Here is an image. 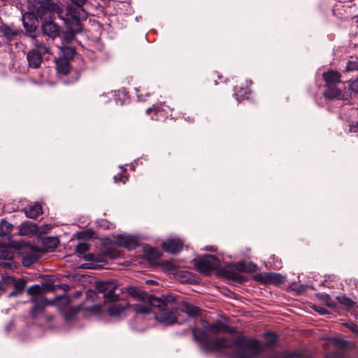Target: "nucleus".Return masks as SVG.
Returning <instances> with one entry per match:
<instances>
[{
  "instance_id": "nucleus-1",
  "label": "nucleus",
  "mask_w": 358,
  "mask_h": 358,
  "mask_svg": "<svg viewBox=\"0 0 358 358\" xmlns=\"http://www.w3.org/2000/svg\"><path fill=\"white\" fill-rule=\"evenodd\" d=\"M176 298L173 295H163L162 297L149 296L148 303L140 301L133 305V309L137 314H147L153 312L155 318L166 326L174 324H182L189 317L199 315V308L193 304L183 301L180 308L173 303Z\"/></svg>"
},
{
  "instance_id": "nucleus-2",
  "label": "nucleus",
  "mask_w": 358,
  "mask_h": 358,
  "mask_svg": "<svg viewBox=\"0 0 358 358\" xmlns=\"http://www.w3.org/2000/svg\"><path fill=\"white\" fill-rule=\"evenodd\" d=\"M29 8L36 17L43 19L44 21L52 19L55 13L60 14L62 12V8L57 3L42 0H34Z\"/></svg>"
},
{
  "instance_id": "nucleus-3",
  "label": "nucleus",
  "mask_w": 358,
  "mask_h": 358,
  "mask_svg": "<svg viewBox=\"0 0 358 358\" xmlns=\"http://www.w3.org/2000/svg\"><path fill=\"white\" fill-rule=\"evenodd\" d=\"M249 266H252V268H249L248 264L244 262H238L237 264H230L225 269L227 276L229 279L234 280L238 283H243L246 280V278L238 273V271L253 272L257 268L256 264L253 263H250Z\"/></svg>"
},
{
  "instance_id": "nucleus-4",
  "label": "nucleus",
  "mask_w": 358,
  "mask_h": 358,
  "mask_svg": "<svg viewBox=\"0 0 358 358\" xmlns=\"http://www.w3.org/2000/svg\"><path fill=\"white\" fill-rule=\"evenodd\" d=\"M19 248L20 244L18 242L13 241L9 237L7 238V242L3 243V245H0V259L4 260L0 263V266L3 268H12L13 262L12 259L14 257L13 252L9 249Z\"/></svg>"
},
{
  "instance_id": "nucleus-5",
  "label": "nucleus",
  "mask_w": 358,
  "mask_h": 358,
  "mask_svg": "<svg viewBox=\"0 0 358 358\" xmlns=\"http://www.w3.org/2000/svg\"><path fill=\"white\" fill-rule=\"evenodd\" d=\"M99 293L102 294L107 301H116L119 294L115 293L117 286L113 281H103L97 283L96 287Z\"/></svg>"
},
{
  "instance_id": "nucleus-6",
  "label": "nucleus",
  "mask_w": 358,
  "mask_h": 358,
  "mask_svg": "<svg viewBox=\"0 0 358 358\" xmlns=\"http://www.w3.org/2000/svg\"><path fill=\"white\" fill-rule=\"evenodd\" d=\"M220 262L218 259L210 255H204L196 263L198 271L206 275H210L213 271L218 268Z\"/></svg>"
},
{
  "instance_id": "nucleus-7",
  "label": "nucleus",
  "mask_w": 358,
  "mask_h": 358,
  "mask_svg": "<svg viewBox=\"0 0 358 358\" xmlns=\"http://www.w3.org/2000/svg\"><path fill=\"white\" fill-rule=\"evenodd\" d=\"M2 280L6 285H13L14 287V289L9 294V296H15L21 294L27 283V281L23 278L16 280L8 275H2Z\"/></svg>"
},
{
  "instance_id": "nucleus-8",
  "label": "nucleus",
  "mask_w": 358,
  "mask_h": 358,
  "mask_svg": "<svg viewBox=\"0 0 358 358\" xmlns=\"http://www.w3.org/2000/svg\"><path fill=\"white\" fill-rule=\"evenodd\" d=\"M31 302L34 303V306L31 309L30 313L31 317L33 319H35L38 315L42 313L46 306L52 304V301H49L43 296H34Z\"/></svg>"
},
{
  "instance_id": "nucleus-9",
  "label": "nucleus",
  "mask_w": 358,
  "mask_h": 358,
  "mask_svg": "<svg viewBox=\"0 0 358 358\" xmlns=\"http://www.w3.org/2000/svg\"><path fill=\"white\" fill-rule=\"evenodd\" d=\"M255 279L262 284L280 285L285 282V277L275 273H259L255 275Z\"/></svg>"
},
{
  "instance_id": "nucleus-10",
  "label": "nucleus",
  "mask_w": 358,
  "mask_h": 358,
  "mask_svg": "<svg viewBox=\"0 0 358 358\" xmlns=\"http://www.w3.org/2000/svg\"><path fill=\"white\" fill-rule=\"evenodd\" d=\"M41 29L43 34L52 39H55L60 35L59 27L53 22L51 19L43 21Z\"/></svg>"
},
{
  "instance_id": "nucleus-11",
  "label": "nucleus",
  "mask_w": 358,
  "mask_h": 358,
  "mask_svg": "<svg viewBox=\"0 0 358 358\" xmlns=\"http://www.w3.org/2000/svg\"><path fill=\"white\" fill-rule=\"evenodd\" d=\"M184 245L183 242L178 238H171L162 243L163 249L169 253L176 254L181 251Z\"/></svg>"
},
{
  "instance_id": "nucleus-12",
  "label": "nucleus",
  "mask_w": 358,
  "mask_h": 358,
  "mask_svg": "<svg viewBox=\"0 0 358 358\" xmlns=\"http://www.w3.org/2000/svg\"><path fill=\"white\" fill-rule=\"evenodd\" d=\"M43 55L38 52L37 50H29L27 53L28 65L32 69H38L42 63Z\"/></svg>"
},
{
  "instance_id": "nucleus-13",
  "label": "nucleus",
  "mask_w": 358,
  "mask_h": 358,
  "mask_svg": "<svg viewBox=\"0 0 358 358\" xmlns=\"http://www.w3.org/2000/svg\"><path fill=\"white\" fill-rule=\"evenodd\" d=\"M323 94L327 99L342 100L345 99V93L343 91L335 86L328 87Z\"/></svg>"
},
{
  "instance_id": "nucleus-14",
  "label": "nucleus",
  "mask_w": 358,
  "mask_h": 358,
  "mask_svg": "<svg viewBox=\"0 0 358 358\" xmlns=\"http://www.w3.org/2000/svg\"><path fill=\"white\" fill-rule=\"evenodd\" d=\"M32 43L35 47L32 50H37L38 52H40L43 55L50 54L51 50L48 43L45 42L41 36L33 38Z\"/></svg>"
},
{
  "instance_id": "nucleus-15",
  "label": "nucleus",
  "mask_w": 358,
  "mask_h": 358,
  "mask_svg": "<svg viewBox=\"0 0 358 358\" xmlns=\"http://www.w3.org/2000/svg\"><path fill=\"white\" fill-rule=\"evenodd\" d=\"M128 303L126 301H120L110 306L108 308V313L110 316L120 315L127 308Z\"/></svg>"
},
{
  "instance_id": "nucleus-16",
  "label": "nucleus",
  "mask_w": 358,
  "mask_h": 358,
  "mask_svg": "<svg viewBox=\"0 0 358 358\" xmlns=\"http://www.w3.org/2000/svg\"><path fill=\"white\" fill-rule=\"evenodd\" d=\"M0 33L8 41H12L20 34V30L14 27L2 24L0 26Z\"/></svg>"
},
{
  "instance_id": "nucleus-17",
  "label": "nucleus",
  "mask_w": 358,
  "mask_h": 358,
  "mask_svg": "<svg viewBox=\"0 0 358 358\" xmlns=\"http://www.w3.org/2000/svg\"><path fill=\"white\" fill-rule=\"evenodd\" d=\"M80 18H66L65 23L69 31L74 33H80L82 25L80 21Z\"/></svg>"
},
{
  "instance_id": "nucleus-18",
  "label": "nucleus",
  "mask_w": 358,
  "mask_h": 358,
  "mask_svg": "<svg viewBox=\"0 0 358 358\" xmlns=\"http://www.w3.org/2000/svg\"><path fill=\"white\" fill-rule=\"evenodd\" d=\"M42 213V207L38 203L31 205L24 210L25 215L30 219H36Z\"/></svg>"
},
{
  "instance_id": "nucleus-19",
  "label": "nucleus",
  "mask_w": 358,
  "mask_h": 358,
  "mask_svg": "<svg viewBox=\"0 0 358 358\" xmlns=\"http://www.w3.org/2000/svg\"><path fill=\"white\" fill-rule=\"evenodd\" d=\"M117 243L120 245L129 250L134 249L138 245L136 239L129 236H120Z\"/></svg>"
},
{
  "instance_id": "nucleus-20",
  "label": "nucleus",
  "mask_w": 358,
  "mask_h": 358,
  "mask_svg": "<svg viewBox=\"0 0 358 358\" xmlns=\"http://www.w3.org/2000/svg\"><path fill=\"white\" fill-rule=\"evenodd\" d=\"M323 79L328 84H336L341 82V74L334 71L325 72L322 75Z\"/></svg>"
},
{
  "instance_id": "nucleus-21",
  "label": "nucleus",
  "mask_w": 358,
  "mask_h": 358,
  "mask_svg": "<svg viewBox=\"0 0 358 358\" xmlns=\"http://www.w3.org/2000/svg\"><path fill=\"white\" fill-rule=\"evenodd\" d=\"M57 70L59 73L67 75L70 70L69 62L65 58H59L56 60Z\"/></svg>"
},
{
  "instance_id": "nucleus-22",
  "label": "nucleus",
  "mask_w": 358,
  "mask_h": 358,
  "mask_svg": "<svg viewBox=\"0 0 358 358\" xmlns=\"http://www.w3.org/2000/svg\"><path fill=\"white\" fill-rule=\"evenodd\" d=\"M83 6L69 5L66 8V18H80Z\"/></svg>"
},
{
  "instance_id": "nucleus-23",
  "label": "nucleus",
  "mask_w": 358,
  "mask_h": 358,
  "mask_svg": "<svg viewBox=\"0 0 358 358\" xmlns=\"http://www.w3.org/2000/svg\"><path fill=\"white\" fill-rule=\"evenodd\" d=\"M13 224L9 223L8 221L5 220H1L0 221V237H6V239L9 237L10 233L13 229Z\"/></svg>"
},
{
  "instance_id": "nucleus-24",
  "label": "nucleus",
  "mask_w": 358,
  "mask_h": 358,
  "mask_svg": "<svg viewBox=\"0 0 358 358\" xmlns=\"http://www.w3.org/2000/svg\"><path fill=\"white\" fill-rule=\"evenodd\" d=\"M59 244V241L55 237H46L43 240V245L48 249H55Z\"/></svg>"
},
{
  "instance_id": "nucleus-25",
  "label": "nucleus",
  "mask_w": 358,
  "mask_h": 358,
  "mask_svg": "<svg viewBox=\"0 0 358 358\" xmlns=\"http://www.w3.org/2000/svg\"><path fill=\"white\" fill-rule=\"evenodd\" d=\"M39 259L38 255L36 254H29L23 257L22 259V264L23 266L28 267L36 263Z\"/></svg>"
},
{
  "instance_id": "nucleus-26",
  "label": "nucleus",
  "mask_w": 358,
  "mask_h": 358,
  "mask_svg": "<svg viewBox=\"0 0 358 358\" xmlns=\"http://www.w3.org/2000/svg\"><path fill=\"white\" fill-rule=\"evenodd\" d=\"M127 292L130 295H131L133 296L141 297L144 299H146L147 300L146 302L148 303V297L150 295H148L147 293L142 292L140 289H138L136 287H129L127 289Z\"/></svg>"
},
{
  "instance_id": "nucleus-27",
  "label": "nucleus",
  "mask_w": 358,
  "mask_h": 358,
  "mask_svg": "<svg viewBox=\"0 0 358 358\" xmlns=\"http://www.w3.org/2000/svg\"><path fill=\"white\" fill-rule=\"evenodd\" d=\"M265 339V345L273 346L278 340V336L275 333L267 332L264 335Z\"/></svg>"
},
{
  "instance_id": "nucleus-28",
  "label": "nucleus",
  "mask_w": 358,
  "mask_h": 358,
  "mask_svg": "<svg viewBox=\"0 0 358 358\" xmlns=\"http://www.w3.org/2000/svg\"><path fill=\"white\" fill-rule=\"evenodd\" d=\"M27 292L30 295H33L34 296H42L41 294L43 293L42 288L39 285H34L31 286Z\"/></svg>"
},
{
  "instance_id": "nucleus-29",
  "label": "nucleus",
  "mask_w": 358,
  "mask_h": 358,
  "mask_svg": "<svg viewBox=\"0 0 358 358\" xmlns=\"http://www.w3.org/2000/svg\"><path fill=\"white\" fill-rule=\"evenodd\" d=\"M35 227L34 224L23 223L21 225V227L20 229V234L22 235H27L33 231L32 227Z\"/></svg>"
},
{
  "instance_id": "nucleus-30",
  "label": "nucleus",
  "mask_w": 358,
  "mask_h": 358,
  "mask_svg": "<svg viewBox=\"0 0 358 358\" xmlns=\"http://www.w3.org/2000/svg\"><path fill=\"white\" fill-rule=\"evenodd\" d=\"M338 301L346 307L351 308L355 305V303L352 301L350 298L345 296L337 297Z\"/></svg>"
},
{
  "instance_id": "nucleus-31",
  "label": "nucleus",
  "mask_w": 358,
  "mask_h": 358,
  "mask_svg": "<svg viewBox=\"0 0 358 358\" xmlns=\"http://www.w3.org/2000/svg\"><path fill=\"white\" fill-rule=\"evenodd\" d=\"M160 256L161 254L159 252L153 248L150 249L146 254L147 258L150 260H156L159 259Z\"/></svg>"
},
{
  "instance_id": "nucleus-32",
  "label": "nucleus",
  "mask_w": 358,
  "mask_h": 358,
  "mask_svg": "<svg viewBox=\"0 0 358 358\" xmlns=\"http://www.w3.org/2000/svg\"><path fill=\"white\" fill-rule=\"evenodd\" d=\"M346 70L348 71H358V60H350L346 65Z\"/></svg>"
},
{
  "instance_id": "nucleus-33",
  "label": "nucleus",
  "mask_w": 358,
  "mask_h": 358,
  "mask_svg": "<svg viewBox=\"0 0 358 358\" xmlns=\"http://www.w3.org/2000/svg\"><path fill=\"white\" fill-rule=\"evenodd\" d=\"M89 250V245L85 243H80L76 248V251L80 255H85Z\"/></svg>"
},
{
  "instance_id": "nucleus-34",
  "label": "nucleus",
  "mask_w": 358,
  "mask_h": 358,
  "mask_svg": "<svg viewBox=\"0 0 358 358\" xmlns=\"http://www.w3.org/2000/svg\"><path fill=\"white\" fill-rule=\"evenodd\" d=\"M325 358H348L343 352V351L337 350L331 352L326 355Z\"/></svg>"
},
{
  "instance_id": "nucleus-35",
  "label": "nucleus",
  "mask_w": 358,
  "mask_h": 358,
  "mask_svg": "<svg viewBox=\"0 0 358 358\" xmlns=\"http://www.w3.org/2000/svg\"><path fill=\"white\" fill-rule=\"evenodd\" d=\"M75 34L76 33L71 32L70 31L64 34L62 36L63 41H66V43L71 42L72 40L74 39Z\"/></svg>"
},
{
  "instance_id": "nucleus-36",
  "label": "nucleus",
  "mask_w": 358,
  "mask_h": 358,
  "mask_svg": "<svg viewBox=\"0 0 358 358\" xmlns=\"http://www.w3.org/2000/svg\"><path fill=\"white\" fill-rule=\"evenodd\" d=\"M77 312L78 310L76 308H71L64 313V317L66 320H71L76 315Z\"/></svg>"
},
{
  "instance_id": "nucleus-37",
  "label": "nucleus",
  "mask_w": 358,
  "mask_h": 358,
  "mask_svg": "<svg viewBox=\"0 0 358 358\" xmlns=\"http://www.w3.org/2000/svg\"><path fill=\"white\" fill-rule=\"evenodd\" d=\"M83 258L87 261L99 262V258L93 253H89L83 256Z\"/></svg>"
},
{
  "instance_id": "nucleus-38",
  "label": "nucleus",
  "mask_w": 358,
  "mask_h": 358,
  "mask_svg": "<svg viewBox=\"0 0 358 358\" xmlns=\"http://www.w3.org/2000/svg\"><path fill=\"white\" fill-rule=\"evenodd\" d=\"M314 310L319 313L320 315H326L329 313L325 308L317 306H314Z\"/></svg>"
},
{
  "instance_id": "nucleus-39",
  "label": "nucleus",
  "mask_w": 358,
  "mask_h": 358,
  "mask_svg": "<svg viewBox=\"0 0 358 358\" xmlns=\"http://www.w3.org/2000/svg\"><path fill=\"white\" fill-rule=\"evenodd\" d=\"M42 292L43 290H49V291H52L54 289V285L52 284H50V283H43L42 285Z\"/></svg>"
},
{
  "instance_id": "nucleus-40",
  "label": "nucleus",
  "mask_w": 358,
  "mask_h": 358,
  "mask_svg": "<svg viewBox=\"0 0 358 358\" xmlns=\"http://www.w3.org/2000/svg\"><path fill=\"white\" fill-rule=\"evenodd\" d=\"M71 2L77 6H83V5L87 2V0H70Z\"/></svg>"
},
{
  "instance_id": "nucleus-41",
  "label": "nucleus",
  "mask_w": 358,
  "mask_h": 358,
  "mask_svg": "<svg viewBox=\"0 0 358 358\" xmlns=\"http://www.w3.org/2000/svg\"><path fill=\"white\" fill-rule=\"evenodd\" d=\"M350 88L354 92H358V78L352 82Z\"/></svg>"
},
{
  "instance_id": "nucleus-42",
  "label": "nucleus",
  "mask_w": 358,
  "mask_h": 358,
  "mask_svg": "<svg viewBox=\"0 0 358 358\" xmlns=\"http://www.w3.org/2000/svg\"><path fill=\"white\" fill-rule=\"evenodd\" d=\"M2 275H6V273H1V279H0V292L3 291L6 289V285H7L3 280H2Z\"/></svg>"
},
{
  "instance_id": "nucleus-43",
  "label": "nucleus",
  "mask_w": 358,
  "mask_h": 358,
  "mask_svg": "<svg viewBox=\"0 0 358 358\" xmlns=\"http://www.w3.org/2000/svg\"><path fill=\"white\" fill-rule=\"evenodd\" d=\"M126 179L127 178H124V177H122V176H120V178H118V176H115L114 177V180L115 181L117 182V181H120V182H126Z\"/></svg>"
},
{
  "instance_id": "nucleus-44",
  "label": "nucleus",
  "mask_w": 358,
  "mask_h": 358,
  "mask_svg": "<svg viewBox=\"0 0 358 358\" xmlns=\"http://www.w3.org/2000/svg\"><path fill=\"white\" fill-rule=\"evenodd\" d=\"M164 265L166 266V267L169 269V270H171V271H173L174 269V266L170 263V262H165L164 263Z\"/></svg>"
},
{
  "instance_id": "nucleus-45",
  "label": "nucleus",
  "mask_w": 358,
  "mask_h": 358,
  "mask_svg": "<svg viewBox=\"0 0 358 358\" xmlns=\"http://www.w3.org/2000/svg\"><path fill=\"white\" fill-rule=\"evenodd\" d=\"M350 131L351 132H357L358 131V123L356 125L350 126Z\"/></svg>"
},
{
  "instance_id": "nucleus-46",
  "label": "nucleus",
  "mask_w": 358,
  "mask_h": 358,
  "mask_svg": "<svg viewBox=\"0 0 358 358\" xmlns=\"http://www.w3.org/2000/svg\"><path fill=\"white\" fill-rule=\"evenodd\" d=\"M152 110H155V114H157L159 112L158 108H148L146 111L148 113H149L150 111H152Z\"/></svg>"
},
{
  "instance_id": "nucleus-47",
  "label": "nucleus",
  "mask_w": 358,
  "mask_h": 358,
  "mask_svg": "<svg viewBox=\"0 0 358 358\" xmlns=\"http://www.w3.org/2000/svg\"><path fill=\"white\" fill-rule=\"evenodd\" d=\"M23 24H24V27L25 29H28V30H30L31 31V29H29L28 28V24L27 23H26L25 22H23Z\"/></svg>"
},
{
  "instance_id": "nucleus-48",
  "label": "nucleus",
  "mask_w": 358,
  "mask_h": 358,
  "mask_svg": "<svg viewBox=\"0 0 358 358\" xmlns=\"http://www.w3.org/2000/svg\"><path fill=\"white\" fill-rule=\"evenodd\" d=\"M137 97L139 101H145V99H143L139 94L137 95Z\"/></svg>"
},
{
  "instance_id": "nucleus-49",
  "label": "nucleus",
  "mask_w": 358,
  "mask_h": 358,
  "mask_svg": "<svg viewBox=\"0 0 358 358\" xmlns=\"http://www.w3.org/2000/svg\"><path fill=\"white\" fill-rule=\"evenodd\" d=\"M327 306H328L329 307H333L334 305V303H327Z\"/></svg>"
},
{
  "instance_id": "nucleus-50",
  "label": "nucleus",
  "mask_w": 358,
  "mask_h": 358,
  "mask_svg": "<svg viewBox=\"0 0 358 358\" xmlns=\"http://www.w3.org/2000/svg\"><path fill=\"white\" fill-rule=\"evenodd\" d=\"M188 121H194V118L191 119L189 117H187Z\"/></svg>"
},
{
  "instance_id": "nucleus-51",
  "label": "nucleus",
  "mask_w": 358,
  "mask_h": 358,
  "mask_svg": "<svg viewBox=\"0 0 358 358\" xmlns=\"http://www.w3.org/2000/svg\"><path fill=\"white\" fill-rule=\"evenodd\" d=\"M2 268H3V267H1V266H0V274H1V273H3V271H1V269H2Z\"/></svg>"
},
{
  "instance_id": "nucleus-52",
  "label": "nucleus",
  "mask_w": 358,
  "mask_h": 358,
  "mask_svg": "<svg viewBox=\"0 0 358 358\" xmlns=\"http://www.w3.org/2000/svg\"><path fill=\"white\" fill-rule=\"evenodd\" d=\"M248 267L249 268H252V266H249V264H248Z\"/></svg>"
},
{
  "instance_id": "nucleus-53",
  "label": "nucleus",
  "mask_w": 358,
  "mask_h": 358,
  "mask_svg": "<svg viewBox=\"0 0 358 358\" xmlns=\"http://www.w3.org/2000/svg\"><path fill=\"white\" fill-rule=\"evenodd\" d=\"M234 90H235V91H237V90H238V89H237V87H236L234 88Z\"/></svg>"
}]
</instances>
